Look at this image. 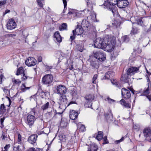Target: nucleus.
Here are the masks:
<instances>
[{
  "label": "nucleus",
  "mask_w": 151,
  "mask_h": 151,
  "mask_svg": "<svg viewBox=\"0 0 151 151\" xmlns=\"http://www.w3.org/2000/svg\"><path fill=\"white\" fill-rule=\"evenodd\" d=\"M115 38L114 37L104 39L98 37L94 41V47L109 52H111L113 50L114 46L115 44Z\"/></svg>",
  "instance_id": "obj_1"
},
{
  "label": "nucleus",
  "mask_w": 151,
  "mask_h": 151,
  "mask_svg": "<svg viewBox=\"0 0 151 151\" xmlns=\"http://www.w3.org/2000/svg\"><path fill=\"white\" fill-rule=\"evenodd\" d=\"M89 23L86 19L82 20L81 25H77L75 30L73 31V32H75L76 35H79L82 34L83 31L88 30L89 29Z\"/></svg>",
  "instance_id": "obj_2"
},
{
  "label": "nucleus",
  "mask_w": 151,
  "mask_h": 151,
  "mask_svg": "<svg viewBox=\"0 0 151 151\" xmlns=\"http://www.w3.org/2000/svg\"><path fill=\"white\" fill-rule=\"evenodd\" d=\"M117 0H107V3H104L101 6L111 11L114 15L116 11L115 6L117 4Z\"/></svg>",
  "instance_id": "obj_3"
},
{
  "label": "nucleus",
  "mask_w": 151,
  "mask_h": 151,
  "mask_svg": "<svg viewBox=\"0 0 151 151\" xmlns=\"http://www.w3.org/2000/svg\"><path fill=\"white\" fill-rule=\"evenodd\" d=\"M53 80V76L50 74L45 75L43 77L42 79V82L46 85H49L51 84Z\"/></svg>",
  "instance_id": "obj_4"
},
{
  "label": "nucleus",
  "mask_w": 151,
  "mask_h": 151,
  "mask_svg": "<svg viewBox=\"0 0 151 151\" xmlns=\"http://www.w3.org/2000/svg\"><path fill=\"white\" fill-rule=\"evenodd\" d=\"M67 91V89L65 86L60 85L57 86L56 93L60 96L65 95Z\"/></svg>",
  "instance_id": "obj_5"
},
{
  "label": "nucleus",
  "mask_w": 151,
  "mask_h": 151,
  "mask_svg": "<svg viewBox=\"0 0 151 151\" xmlns=\"http://www.w3.org/2000/svg\"><path fill=\"white\" fill-rule=\"evenodd\" d=\"M94 56L95 58L101 61H103L106 59V55L102 51L96 52L94 53Z\"/></svg>",
  "instance_id": "obj_6"
},
{
  "label": "nucleus",
  "mask_w": 151,
  "mask_h": 151,
  "mask_svg": "<svg viewBox=\"0 0 151 151\" xmlns=\"http://www.w3.org/2000/svg\"><path fill=\"white\" fill-rule=\"evenodd\" d=\"M35 119V116L31 114H29L27 117L26 123L30 127L33 124Z\"/></svg>",
  "instance_id": "obj_7"
},
{
  "label": "nucleus",
  "mask_w": 151,
  "mask_h": 151,
  "mask_svg": "<svg viewBox=\"0 0 151 151\" xmlns=\"http://www.w3.org/2000/svg\"><path fill=\"white\" fill-rule=\"evenodd\" d=\"M36 60L34 58L30 57L25 61V64L29 66H33L36 64Z\"/></svg>",
  "instance_id": "obj_8"
},
{
  "label": "nucleus",
  "mask_w": 151,
  "mask_h": 151,
  "mask_svg": "<svg viewBox=\"0 0 151 151\" xmlns=\"http://www.w3.org/2000/svg\"><path fill=\"white\" fill-rule=\"evenodd\" d=\"M17 25L14 20L11 19L9 20L7 24V28L9 30L14 29L16 27Z\"/></svg>",
  "instance_id": "obj_9"
},
{
  "label": "nucleus",
  "mask_w": 151,
  "mask_h": 151,
  "mask_svg": "<svg viewBox=\"0 0 151 151\" xmlns=\"http://www.w3.org/2000/svg\"><path fill=\"white\" fill-rule=\"evenodd\" d=\"M122 94L123 98L126 99L129 98L131 97V94L129 91L125 88L122 89Z\"/></svg>",
  "instance_id": "obj_10"
},
{
  "label": "nucleus",
  "mask_w": 151,
  "mask_h": 151,
  "mask_svg": "<svg viewBox=\"0 0 151 151\" xmlns=\"http://www.w3.org/2000/svg\"><path fill=\"white\" fill-rule=\"evenodd\" d=\"M129 2L127 0H121L117 1V5L120 8H124L128 5Z\"/></svg>",
  "instance_id": "obj_11"
},
{
  "label": "nucleus",
  "mask_w": 151,
  "mask_h": 151,
  "mask_svg": "<svg viewBox=\"0 0 151 151\" xmlns=\"http://www.w3.org/2000/svg\"><path fill=\"white\" fill-rule=\"evenodd\" d=\"M139 68V67H132L129 68L127 71V75H134L135 73L137 72L138 71Z\"/></svg>",
  "instance_id": "obj_12"
},
{
  "label": "nucleus",
  "mask_w": 151,
  "mask_h": 151,
  "mask_svg": "<svg viewBox=\"0 0 151 151\" xmlns=\"http://www.w3.org/2000/svg\"><path fill=\"white\" fill-rule=\"evenodd\" d=\"M8 44V40L4 38V36L0 37V47H5Z\"/></svg>",
  "instance_id": "obj_13"
},
{
  "label": "nucleus",
  "mask_w": 151,
  "mask_h": 151,
  "mask_svg": "<svg viewBox=\"0 0 151 151\" xmlns=\"http://www.w3.org/2000/svg\"><path fill=\"white\" fill-rule=\"evenodd\" d=\"M143 133L146 139H148L149 137L151 136V129L150 128H146L144 129Z\"/></svg>",
  "instance_id": "obj_14"
},
{
  "label": "nucleus",
  "mask_w": 151,
  "mask_h": 151,
  "mask_svg": "<svg viewBox=\"0 0 151 151\" xmlns=\"http://www.w3.org/2000/svg\"><path fill=\"white\" fill-rule=\"evenodd\" d=\"M78 114L77 112L73 110H70V117L72 120L76 119L78 117Z\"/></svg>",
  "instance_id": "obj_15"
},
{
  "label": "nucleus",
  "mask_w": 151,
  "mask_h": 151,
  "mask_svg": "<svg viewBox=\"0 0 151 151\" xmlns=\"http://www.w3.org/2000/svg\"><path fill=\"white\" fill-rule=\"evenodd\" d=\"M37 135L34 134L29 136L28 139V142L31 144L35 143L37 140Z\"/></svg>",
  "instance_id": "obj_16"
},
{
  "label": "nucleus",
  "mask_w": 151,
  "mask_h": 151,
  "mask_svg": "<svg viewBox=\"0 0 151 151\" xmlns=\"http://www.w3.org/2000/svg\"><path fill=\"white\" fill-rule=\"evenodd\" d=\"M147 80L148 82V86L147 88H145L143 93V95H147L149 93L150 90V84L151 85V82L148 77H147Z\"/></svg>",
  "instance_id": "obj_17"
},
{
  "label": "nucleus",
  "mask_w": 151,
  "mask_h": 151,
  "mask_svg": "<svg viewBox=\"0 0 151 151\" xmlns=\"http://www.w3.org/2000/svg\"><path fill=\"white\" fill-rule=\"evenodd\" d=\"M60 96L59 98L60 101L58 103L60 104L59 107L62 104H65L67 103V99L66 96L65 95H60Z\"/></svg>",
  "instance_id": "obj_18"
},
{
  "label": "nucleus",
  "mask_w": 151,
  "mask_h": 151,
  "mask_svg": "<svg viewBox=\"0 0 151 151\" xmlns=\"http://www.w3.org/2000/svg\"><path fill=\"white\" fill-rule=\"evenodd\" d=\"M105 117L107 120H112L113 115L111 110L109 109V110L108 113L105 114Z\"/></svg>",
  "instance_id": "obj_19"
},
{
  "label": "nucleus",
  "mask_w": 151,
  "mask_h": 151,
  "mask_svg": "<svg viewBox=\"0 0 151 151\" xmlns=\"http://www.w3.org/2000/svg\"><path fill=\"white\" fill-rule=\"evenodd\" d=\"M114 73L112 70H110L107 72L105 75L106 79H109L114 76Z\"/></svg>",
  "instance_id": "obj_20"
},
{
  "label": "nucleus",
  "mask_w": 151,
  "mask_h": 151,
  "mask_svg": "<svg viewBox=\"0 0 151 151\" xmlns=\"http://www.w3.org/2000/svg\"><path fill=\"white\" fill-rule=\"evenodd\" d=\"M54 37L58 42H61L62 37L59 32H57L55 33L54 34Z\"/></svg>",
  "instance_id": "obj_21"
},
{
  "label": "nucleus",
  "mask_w": 151,
  "mask_h": 151,
  "mask_svg": "<svg viewBox=\"0 0 151 151\" xmlns=\"http://www.w3.org/2000/svg\"><path fill=\"white\" fill-rule=\"evenodd\" d=\"M97 145L95 144H92L90 145L88 151H97Z\"/></svg>",
  "instance_id": "obj_22"
},
{
  "label": "nucleus",
  "mask_w": 151,
  "mask_h": 151,
  "mask_svg": "<svg viewBox=\"0 0 151 151\" xmlns=\"http://www.w3.org/2000/svg\"><path fill=\"white\" fill-rule=\"evenodd\" d=\"M94 96L91 94H89L86 95L85 97V99L88 101H90L92 102L94 99Z\"/></svg>",
  "instance_id": "obj_23"
},
{
  "label": "nucleus",
  "mask_w": 151,
  "mask_h": 151,
  "mask_svg": "<svg viewBox=\"0 0 151 151\" xmlns=\"http://www.w3.org/2000/svg\"><path fill=\"white\" fill-rule=\"evenodd\" d=\"M68 14H72L73 17H78L79 13L77 12L75 10H72L68 12Z\"/></svg>",
  "instance_id": "obj_24"
},
{
  "label": "nucleus",
  "mask_w": 151,
  "mask_h": 151,
  "mask_svg": "<svg viewBox=\"0 0 151 151\" xmlns=\"http://www.w3.org/2000/svg\"><path fill=\"white\" fill-rule=\"evenodd\" d=\"M128 75L127 74H124L122 76L121 79L122 81H123L125 83H127L128 82L129 79Z\"/></svg>",
  "instance_id": "obj_25"
},
{
  "label": "nucleus",
  "mask_w": 151,
  "mask_h": 151,
  "mask_svg": "<svg viewBox=\"0 0 151 151\" xmlns=\"http://www.w3.org/2000/svg\"><path fill=\"white\" fill-rule=\"evenodd\" d=\"M30 87H26L24 83L22 84L21 86V90L22 92H25L27 90L29 89Z\"/></svg>",
  "instance_id": "obj_26"
},
{
  "label": "nucleus",
  "mask_w": 151,
  "mask_h": 151,
  "mask_svg": "<svg viewBox=\"0 0 151 151\" xmlns=\"http://www.w3.org/2000/svg\"><path fill=\"white\" fill-rule=\"evenodd\" d=\"M49 107L50 103L49 102H47L42 105L41 108L43 111H44L48 109Z\"/></svg>",
  "instance_id": "obj_27"
},
{
  "label": "nucleus",
  "mask_w": 151,
  "mask_h": 151,
  "mask_svg": "<svg viewBox=\"0 0 151 151\" xmlns=\"http://www.w3.org/2000/svg\"><path fill=\"white\" fill-rule=\"evenodd\" d=\"M103 132H102L99 131L98 134L96 137L97 139L98 140H101L103 138Z\"/></svg>",
  "instance_id": "obj_28"
},
{
  "label": "nucleus",
  "mask_w": 151,
  "mask_h": 151,
  "mask_svg": "<svg viewBox=\"0 0 151 151\" xmlns=\"http://www.w3.org/2000/svg\"><path fill=\"white\" fill-rule=\"evenodd\" d=\"M139 29H138L137 27L135 28L134 27H133L131 31V34L133 35L136 34L139 32Z\"/></svg>",
  "instance_id": "obj_29"
},
{
  "label": "nucleus",
  "mask_w": 151,
  "mask_h": 151,
  "mask_svg": "<svg viewBox=\"0 0 151 151\" xmlns=\"http://www.w3.org/2000/svg\"><path fill=\"white\" fill-rule=\"evenodd\" d=\"M143 17H140L138 20L137 21V22L136 23L137 24H138L139 25L142 26H143L144 25L143 24L144 23V20H142Z\"/></svg>",
  "instance_id": "obj_30"
},
{
  "label": "nucleus",
  "mask_w": 151,
  "mask_h": 151,
  "mask_svg": "<svg viewBox=\"0 0 151 151\" xmlns=\"http://www.w3.org/2000/svg\"><path fill=\"white\" fill-rule=\"evenodd\" d=\"M84 106L86 108H91L92 106V103L91 102L87 101L84 104Z\"/></svg>",
  "instance_id": "obj_31"
},
{
  "label": "nucleus",
  "mask_w": 151,
  "mask_h": 151,
  "mask_svg": "<svg viewBox=\"0 0 151 151\" xmlns=\"http://www.w3.org/2000/svg\"><path fill=\"white\" fill-rule=\"evenodd\" d=\"M12 82L14 85L19 84L21 83V81L19 79H12Z\"/></svg>",
  "instance_id": "obj_32"
},
{
  "label": "nucleus",
  "mask_w": 151,
  "mask_h": 151,
  "mask_svg": "<svg viewBox=\"0 0 151 151\" xmlns=\"http://www.w3.org/2000/svg\"><path fill=\"white\" fill-rule=\"evenodd\" d=\"M19 145H16V144H15L13 151H22L21 150L19 149Z\"/></svg>",
  "instance_id": "obj_33"
},
{
  "label": "nucleus",
  "mask_w": 151,
  "mask_h": 151,
  "mask_svg": "<svg viewBox=\"0 0 151 151\" xmlns=\"http://www.w3.org/2000/svg\"><path fill=\"white\" fill-rule=\"evenodd\" d=\"M98 75L97 74H95L93 76L92 79V82L93 83L96 84L97 82L96 80L97 78Z\"/></svg>",
  "instance_id": "obj_34"
},
{
  "label": "nucleus",
  "mask_w": 151,
  "mask_h": 151,
  "mask_svg": "<svg viewBox=\"0 0 151 151\" xmlns=\"http://www.w3.org/2000/svg\"><path fill=\"white\" fill-rule=\"evenodd\" d=\"M5 106L4 104H2L0 106V111L1 113H3L5 111Z\"/></svg>",
  "instance_id": "obj_35"
},
{
  "label": "nucleus",
  "mask_w": 151,
  "mask_h": 151,
  "mask_svg": "<svg viewBox=\"0 0 151 151\" xmlns=\"http://www.w3.org/2000/svg\"><path fill=\"white\" fill-rule=\"evenodd\" d=\"M4 36V38H6V37H13L15 36H16V35L15 33H11L6 35H5Z\"/></svg>",
  "instance_id": "obj_36"
},
{
  "label": "nucleus",
  "mask_w": 151,
  "mask_h": 151,
  "mask_svg": "<svg viewBox=\"0 0 151 151\" xmlns=\"http://www.w3.org/2000/svg\"><path fill=\"white\" fill-rule=\"evenodd\" d=\"M91 65L92 66L95 68H98V64L97 62L96 61H93L91 63Z\"/></svg>",
  "instance_id": "obj_37"
},
{
  "label": "nucleus",
  "mask_w": 151,
  "mask_h": 151,
  "mask_svg": "<svg viewBox=\"0 0 151 151\" xmlns=\"http://www.w3.org/2000/svg\"><path fill=\"white\" fill-rule=\"evenodd\" d=\"M113 27L114 28H117L119 27L120 23H118L117 21H115L114 23H112Z\"/></svg>",
  "instance_id": "obj_38"
},
{
  "label": "nucleus",
  "mask_w": 151,
  "mask_h": 151,
  "mask_svg": "<svg viewBox=\"0 0 151 151\" xmlns=\"http://www.w3.org/2000/svg\"><path fill=\"white\" fill-rule=\"evenodd\" d=\"M76 46V48L78 50L81 52H82L83 51V47L82 46L80 45H77Z\"/></svg>",
  "instance_id": "obj_39"
},
{
  "label": "nucleus",
  "mask_w": 151,
  "mask_h": 151,
  "mask_svg": "<svg viewBox=\"0 0 151 151\" xmlns=\"http://www.w3.org/2000/svg\"><path fill=\"white\" fill-rule=\"evenodd\" d=\"M67 124V122L66 121H64L62 119L61 120L60 123V125L61 127H65Z\"/></svg>",
  "instance_id": "obj_40"
},
{
  "label": "nucleus",
  "mask_w": 151,
  "mask_h": 151,
  "mask_svg": "<svg viewBox=\"0 0 151 151\" xmlns=\"http://www.w3.org/2000/svg\"><path fill=\"white\" fill-rule=\"evenodd\" d=\"M10 147V145L9 144L6 145L4 148L2 149V150L3 151H8V149Z\"/></svg>",
  "instance_id": "obj_41"
},
{
  "label": "nucleus",
  "mask_w": 151,
  "mask_h": 151,
  "mask_svg": "<svg viewBox=\"0 0 151 151\" xmlns=\"http://www.w3.org/2000/svg\"><path fill=\"white\" fill-rule=\"evenodd\" d=\"M71 93L73 96H75L77 95V91L75 89H73L71 90Z\"/></svg>",
  "instance_id": "obj_42"
},
{
  "label": "nucleus",
  "mask_w": 151,
  "mask_h": 151,
  "mask_svg": "<svg viewBox=\"0 0 151 151\" xmlns=\"http://www.w3.org/2000/svg\"><path fill=\"white\" fill-rule=\"evenodd\" d=\"M67 26L66 23H63L60 28L63 29H66L67 28Z\"/></svg>",
  "instance_id": "obj_43"
},
{
  "label": "nucleus",
  "mask_w": 151,
  "mask_h": 151,
  "mask_svg": "<svg viewBox=\"0 0 151 151\" xmlns=\"http://www.w3.org/2000/svg\"><path fill=\"white\" fill-rule=\"evenodd\" d=\"M21 139H22L21 136L19 134H18V142L19 144H21Z\"/></svg>",
  "instance_id": "obj_44"
},
{
  "label": "nucleus",
  "mask_w": 151,
  "mask_h": 151,
  "mask_svg": "<svg viewBox=\"0 0 151 151\" xmlns=\"http://www.w3.org/2000/svg\"><path fill=\"white\" fill-rule=\"evenodd\" d=\"M22 76L21 78L22 81H25L27 79V78H29V77L26 76L24 73L22 74Z\"/></svg>",
  "instance_id": "obj_45"
},
{
  "label": "nucleus",
  "mask_w": 151,
  "mask_h": 151,
  "mask_svg": "<svg viewBox=\"0 0 151 151\" xmlns=\"http://www.w3.org/2000/svg\"><path fill=\"white\" fill-rule=\"evenodd\" d=\"M73 34L72 35H71L70 37V39L71 40V41L74 40L75 38V36L76 35L75 32H73Z\"/></svg>",
  "instance_id": "obj_46"
},
{
  "label": "nucleus",
  "mask_w": 151,
  "mask_h": 151,
  "mask_svg": "<svg viewBox=\"0 0 151 151\" xmlns=\"http://www.w3.org/2000/svg\"><path fill=\"white\" fill-rule=\"evenodd\" d=\"M18 72L20 73L21 74L23 73H24L23 70V68L22 67H20L17 70Z\"/></svg>",
  "instance_id": "obj_47"
},
{
  "label": "nucleus",
  "mask_w": 151,
  "mask_h": 151,
  "mask_svg": "<svg viewBox=\"0 0 151 151\" xmlns=\"http://www.w3.org/2000/svg\"><path fill=\"white\" fill-rule=\"evenodd\" d=\"M41 0H37V2L39 6L41 7H43V4L41 2Z\"/></svg>",
  "instance_id": "obj_48"
},
{
  "label": "nucleus",
  "mask_w": 151,
  "mask_h": 151,
  "mask_svg": "<svg viewBox=\"0 0 151 151\" xmlns=\"http://www.w3.org/2000/svg\"><path fill=\"white\" fill-rule=\"evenodd\" d=\"M80 130L81 131H84L86 130V128L84 125H81L80 128Z\"/></svg>",
  "instance_id": "obj_49"
},
{
  "label": "nucleus",
  "mask_w": 151,
  "mask_h": 151,
  "mask_svg": "<svg viewBox=\"0 0 151 151\" xmlns=\"http://www.w3.org/2000/svg\"><path fill=\"white\" fill-rule=\"evenodd\" d=\"M124 137H123L120 139L116 141L115 142L116 144H118L119 143L123 141V140H124Z\"/></svg>",
  "instance_id": "obj_50"
},
{
  "label": "nucleus",
  "mask_w": 151,
  "mask_h": 151,
  "mask_svg": "<svg viewBox=\"0 0 151 151\" xmlns=\"http://www.w3.org/2000/svg\"><path fill=\"white\" fill-rule=\"evenodd\" d=\"M133 128L134 129H136L137 130H138L139 128V126L138 125H136L135 124L133 125Z\"/></svg>",
  "instance_id": "obj_51"
},
{
  "label": "nucleus",
  "mask_w": 151,
  "mask_h": 151,
  "mask_svg": "<svg viewBox=\"0 0 151 151\" xmlns=\"http://www.w3.org/2000/svg\"><path fill=\"white\" fill-rule=\"evenodd\" d=\"M123 106L125 107H127V108H130V105L129 103H125V104H124Z\"/></svg>",
  "instance_id": "obj_52"
},
{
  "label": "nucleus",
  "mask_w": 151,
  "mask_h": 151,
  "mask_svg": "<svg viewBox=\"0 0 151 151\" xmlns=\"http://www.w3.org/2000/svg\"><path fill=\"white\" fill-rule=\"evenodd\" d=\"M37 109V107H35L32 110L31 112H32V113H33V114L34 115H35L36 111V109Z\"/></svg>",
  "instance_id": "obj_53"
},
{
  "label": "nucleus",
  "mask_w": 151,
  "mask_h": 151,
  "mask_svg": "<svg viewBox=\"0 0 151 151\" xmlns=\"http://www.w3.org/2000/svg\"><path fill=\"white\" fill-rule=\"evenodd\" d=\"M106 99L108 101V102L109 103H111L112 102H114V100L112 99H111L109 97H108Z\"/></svg>",
  "instance_id": "obj_54"
},
{
  "label": "nucleus",
  "mask_w": 151,
  "mask_h": 151,
  "mask_svg": "<svg viewBox=\"0 0 151 151\" xmlns=\"http://www.w3.org/2000/svg\"><path fill=\"white\" fill-rule=\"evenodd\" d=\"M7 138V136L6 134L5 133L4 134H3L2 135V139L5 140V139H6Z\"/></svg>",
  "instance_id": "obj_55"
},
{
  "label": "nucleus",
  "mask_w": 151,
  "mask_h": 151,
  "mask_svg": "<svg viewBox=\"0 0 151 151\" xmlns=\"http://www.w3.org/2000/svg\"><path fill=\"white\" fill-rule=\"evenodd\" d=\"M26 151H36V150L34 148L31 147L28 149Z\"/></svg>",
  "instance_id": "obj_56"
},
{
  "label": "nucleus",
  "mask_w": 151,
  "mask_h": 151,
  "mask_svg": "<svg viewBox=\"0 0 151 151\" xmlns=\"http://www.w3.org/2000/svg\"><path fill=\"white\" fill-rule=\"evenodd\" d=\"M120 103L121 104H122V105H123L124 104H125V103L126 102H125V101L124 100V99H122L120 101Z\"/></svg>",
  "instance_id": "obj_57"
},
{
  "label": "nucleus",
  "mask_w": 151,
  "mask_h": 151,
  "mask_svg": "<svg viewBox=\"0 0 151 151\" xmlns=\"http://www.w3.org/2000/svg\"><path fill=\"white\" fill-rule=\"evenodd\" d=\"M63 2L64 4V9L67 6V1L66 0H63Z\"/></svg>",
  "instance_id": "obj_58"
},
{
  "label": "nucleus",
  "mask_w": 151,
  "mask_h": 151,
  "mask_svg": "<svg viewBox=\"0 0 151 151\" xmlns=\"http://www.w3.org/2000/svg\"><path fill=\"white\" fill-rule=\"evenodd\" d=\"M6 3V1L3 0V1H0V6L2 5L5 4Z\"/></svg>",
  "instance_id": "obj_59"
},
{
  "label": "nucleus",
  "mask_w": 151,
  "mask_h": 151,
  "mask_svg": "<svg viewBox=\"0 0 151 151\" xmlns=\"http://www.w3.org/2000/svg\"><path fill=\"white\" fill-rule=\"evenodd\" d=\"M52 112H50L47 113L46 114L48 116H50L49 117H50L52 116Z\"/></svg>",
  "instance_id": "obj_60"
},
{
  "label": "nucleus",
  "mask_w": 151,
  "mask_h": 151,
  "mask_svg": "<svg viewBox=\"0 0 151 151\" xmlns=\"http://www.w3.org/2000/svg\"><path fill=\"white\" fill-rule=\"evenodd\" d=\"M45 67L47 69V70L51 69L52 68V66H48L47 65H45Z\"/></svg>",
  "instance_id": "obj_61"
},
{
  "label": "nucleus",
  "mask_w": 151,
  "mask_h": 151,
  "mask_svg": "<svg viewBox=\"0 0 151 151\" xmlns=\"http://www.w3.org/2000/svg\"><path fill=\"white\" fill-rule=\"evenodd\" d=\"M5 119V118L4 117H3L2 118H1L0 119V122H1V125H2V124L3 123Z\"/></svg>",
  "instance_id": "obj_62"
},
{
  "label": "nucleus",
  "mask_w": 151,
  "mask_h": 151,
  "mask_svg": "<svg viewBox=\"0 0 151 151\" xmlns=\"http://www.w3.org/2000/svg\"><path fill=\"white\" fill-rule=\"evenodd\" d=\"M38 61L39 62H40L42 61V58L41 56H39L37 59Z\"/></svg>",
  "instance_id": "obj_63"
},
{
  "label": "nucleus",
  "mask_w": 151,
  "mask_h": 151,
  "mask_svg": "<svg viewBox=\"0 0 151 151\" xmlns=\"http://www.w3.org/2000/svg\"><path fill=\"white\" fill-rule=\"evenodd\" d=\"M123 38L124 40V41H125V42H126V41L128 40H127L128 39V38H127V36H124L123 37Z\"/></svg>",
  "instance_id": "obj_64"
}]
</instances>
